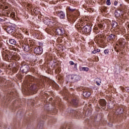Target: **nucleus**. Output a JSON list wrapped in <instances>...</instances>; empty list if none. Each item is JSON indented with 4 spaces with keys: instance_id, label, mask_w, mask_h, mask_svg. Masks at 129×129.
I'll list each match as a JSON object with an SVG mask.
<instances>
[{
    "instance_id": "20e7f679",
    "label": "nucleus",
    "mask_w": 129,
    "mask_h": 129,
    "mask_svg": "<svg viewBox=\"0 0 129 129\" xmlns=\"http://www.w3.org/2000/svg\"><path fill=\"white\" fill-rule=\"evenodd\" d=\"M6 31L7 33L9 34H14L15 33V28L13 27H7L6 28Z\"/></svg>"
},
{
    "instance_id": "6e6552de",
    "label": "nucleus",
    "mask_w": 129,
    "mask_h": 129,
    "mask_svg": "<svg viewBox=\"0 0 129 129\" xmlns=\"http://www.w3.org/2000/svg\"><path fill=\"white\" fill-rule=\"evenodd\" d=\"M55 33L57 34V35H62L64 33L63 32V30L62 29H60L57 28L55 29Z\"/></svg>"
},
{
    "instance_id": "393cba45",
    "label": "nucleus",
    "mask_w": 129,
    "mask_h": 129,
    "mask_svg": "<svg viewBox=\"0 0 129 129\" xmlns=\"http://www.w3.org/2000/svg\"><path fill=\"white\" fill-rule=\"evenodd\" d=\"M98 27L100 29H102V28H103V25L100 23V24H98Z\"/></svg>"
},
{
    "instance_id": "dca6fc26",
    "label": "nucleus",
    "mask_w": 129,
    "mask_h": 129,
    "mask_svg": "<svg viewBox=\"0 0 129 129\" xmlns=\"http://www.w3.org/2000/svg\"><path fill=\"white\" fill-rule=\"evenodd\" d=\"M9 43L11 44V45H16V44H17V41H16V40L15 39H10L9 40Z\"/></svg>"
},
{
    "instance_id": "39448f33",
    "label": "nucleus",
    "mask_w": 129,
    "mask_h": 129,
    "mask_svg": "<svg viewBox=\"0 0 129 129\" xmlns=\"http://www.w3.org/2000/svg\"><path fill=\"white\" fill-rule=\"evenodd\" d=\"M22 49H23L25 52H29V51H30V50H31L30 45H29L28 44H24L22 45Z\"/></svg>"
},
{
    "instance_id": "423d86ee",
    "label": "nucleus",
    "mask_w": 129,
    "mask_h": 129,
    "mask_svg": "<svg viewBox=\"0 0 129 129\" xmlns=\"http://www.w3.org/2000/svg\"><path fill=\"white\" fill-rule=\"evenodd\" d=\"M115 17H116V18L122 19V14H121V12L119 10L116 11L115 12Z\"/></svg>"
},
{
    "instance_id": "f8f14e48",
    "label": "nucleus",
    "mask_w": 129,
    "mask_h": 129,
    "mask_svg": "<svg viewBox=\"0 0 129 129\" xmlns=\"http://www.w3.org/2000/svg\"><path fill=\"white\" fill-rule=\"evenodd\" d=\"M58 16L60 19H64L65 17V14L62 11H60L58 14Z\"/></svg>"
},
{
    "instance_id": "9b49d317",
    "label": "nucleus",
    "mask_w": 129,
    "mask_h": 129,
    "mask_svg": "<svg viewBox=\"0 0 129 129\" xmlns=\"http://www.w3.org/2000/svg\"><path fill=\"white\" fill-rule=\"evenodd\" d=\"M83 95L84 97H89L91 95V93L90 92H84Z\"/></svg>"
},
{
    "instance_id": "58836bf2",
    "label": "nucleus",
    "mask_w": 129,
    "mask_h": 129,
    "mask_svg": "<svg viewBox=\"0 0 129 129\" xmlns=\"http://www.w3.org/2000/svg\"><path fill=\"white\" fill-rule=\"evenodd\" d=\"M63 129H65V128H63Z\"/></svg>"
},
{
    "instance_id": "2eb2a0df",
    "label": "nucleus",
    "mask_w": 129,
    "mask_h": 129,
    "mask_svg": "<svg viewBox=\"0 0 129 129\" xmlns=\"http://www.w3.org/2000/svg\"><path fill=\"white\" fill-rule=\"evenodd\" d=\"M71 103H72V104H73V105H77V104H78V101L77 100V99H73L71 102Z\"/></svg>"
},
{
    "instance_id": "2f4dec72",
    "label": "nucleus",
    "mask_w": 129,
    "mask_h": 129,
    "mask_svg": "<svg viewBox=\"0 0 129 129\" xmlns=\"http://www.w3.org/2000/svg\"><path fill=\"white\" fill-rule=\"evenodd\" d=\"M4 19L0 18V22H4Z\"/></svg>"
},
{
    "instance_id": "1a4fd4ad",
    "label": "nucleus",
    "mask_w": 129,
    "mask_h": 129,
    "mask_svg": "<svg viewBox=\"0 0 129 129\" xmlns=\"http://www.w3.org/2000/svg\"><path fill=\"white\" fill-rule=\"evenodd\" d=\"M71 79L72 80H75V81H78V80H80V76L75 75L72 76Z\"/></svg>"
},
{
    "instance_id": "f704fd0d",
    "label": "nucleus",
    "mask_w": 129,
    "mask_h": 129,
    "mask_svg": "<svg viewBox=\"0 0 129 129\" xmlns=\"http://www.w3.org/2000/svg\"><path fill=\"white\" fill-rule=\"evenodd\" d=\"M91 115V113L90 112L89 113V115Z\"/></svg>"
},
{
    "instance_id": "72a5a7b5",
    "label": "nucleus",
    "mask_w": 129,
    "mask_h": 129,
    "mask_svg": "<svg viewBox=\"0 0 129 129\" xmlns=\"http://www.w3.org/2000/svg\"><path fill=\"white\" fill-rule=\"evenodd\" d=\"M2 70H0V73H2Z\"/></svg>"
},
{
    "instance_id": "5701e85b",
    "label": "nucleus",
    "mask_w": 129,
    "mask_h": 129,
    "mask_svg": "<svg viewBox=\"0 0 129 129\" xmlns=\"http://www.w3.org/2000/svg\"><path fill=\"white\" fill-rule=\"evenodd\" d=\"M104 53L105 54V55H108V53H109V50L108 49H105L104 50Z\"/></svg>"
},
{
    "instance_id": "4be33fe9",
    "label": "nucleus",
    "mask_w": 129,
    "mask_h": 129,
    "mask_svg": "<svg viewBox=\"0 0 129 129\" xmlns=\"http://www.w3.org/2000/svg\"><path fill=\"white\" fill-rule=\"evenodd\" d=\"M48 26H53V22L51 21H48L47 23Z\"/></svg>"
},
{
    "instance_id": "f3484780",
    "label": "nucleus",
    "mask_w": 129,
    "mask_h": 129,
    "mask_svg": "<svg viewBox=\"0 0 129 129\" xmlns=\"http://www.w3.org/2000/svg\"><path fill=\"white\" fill-rule=\"evenodd\" d=\"M100 49L98 48H95L94 50L92 51L93 54H96V53H99Z\"/></svg>"
},
{
    "instance_id": "4468645a",
    "label": "nucleus",
    "mask_w": 129,
    "mask_h": 129,
    "mask_svg": "<svg viewBox=\"0 0 129 129\" xmlns=\"http://www.w3.org/2000/svg\"><path fill=\"white\" fill-rule=\"evenodd\" d=\"M35 86H36V85H33V84H31L28 86V88H29L30 90L33 91V90H35Z\"/></svg>"
},
{
    "instance_id": "6ab92c4d",
    "label": "nucleus",
    "mask_w": 129,
    "mask_h": 129,
    "mask_svg": "<svg viewBox=\"0 0 129 129\" xmlns=\"http://www.w3.org/2000/svg\"><path fill=\"white\" fill-rule=\"evenodd\" d=\"M96 83L98 85H100V83H101V80L99 78L97 79Z\"/></svg>"
},
{
    "instance_id": "aec40b11",
    "label": "nucleus",
    "mask_w": 129,
    "mask_h": 129,
    "mask_svg": "<svg viewBox=\"0 0 129 129\" xmlns=\"http://www.w3.org/2000/svg\"><path fill=\"white\" fill-rule=\"evenodd\" d=\"M117 26V23L115 21L112 22V27L113 28H115Z\"/></svg>"
},
{
    "instance_id": "bb28decb",
    "label": "nucleus",
    "mask_w": 129,
    "mask_h": 129,
    "mask_svg": "<svg viewBox=\"0 0 129 129\" xmlns=\"http://www.w3.org/2000/svg\"><path fill=\"white\" fill-rule=\"evenodd\" d=\"M69 64L70 65H75L74 62H73V61H69Z\"/></svg>"
},
{
    "instance_id": "a211bd4d",
    "label": "nucleus",
    "mask_w": 129,
    "mask_h": 129,
    "mask_svg": "<svg viewBox=\"0 0 129 129\" xmlns=\"http://www.w3.org/2000/svg\"><path fill=\"white\" fill-rule=\"evenodd\" d=\"M2 56L5 58H9V55L8 53H7V52H5V51L2 53Z\"/></svg>"
},
{
    "instance_id": "f03ea898",
    "label": "nucleus",
    "mask_w": 129,
    "mask_h": 129,
    "mask_svg": "<svg viewBox=\"0 0 129 129\" xmlns=\"http://www.w3.org/2000/svg\"><path fill=\"white\" fill-rule=\"evenodd\" d=\"M20 70L23 73H27V72L29 71V66L26 63H23L20 68Z\"/></svg>"
},
{
    "instance_id": "f257e3e1",
    "label": "nucleus",
    "mask_w": 129,
    "mask_h": 129,
    "mask_svg": "<svg viewBox=\"0 0 129 129\" xmlns=\"http://www.w3.org/2000/svg\"><path fill=\"white\" fill-rule=\"evenodd\" d=\"M81 29L84 33L88 34V33H90V31H91V26L89 25H85L84 27H82Z\"/></svg>"
},
{
    "instance_id": "412c9836",
    "label": "nucleus",
    "mask_w": 129,
    "mask_h": 129,
    "mask_svg": "<svg viewBox=\"0 0 129 129\" xmlns=\"http://www.w3.org/2000/svg\"><path fill=\"white\" fill-rule=\"evenodd\" d=\"M11 18H15L16 17V13L15 12H12L10 14Z\"/></svg>"
},
{
    "instance_id": "c85d7f7f",
    "label": "nucleus",
    "mask_w": 129,
    "mask_h": 129,
    "mask_svg": "<svg viewBox=\"0 0 129 129\" xmlns=\"http://www.w3.org/2000/svg\"><path fill=\"white\" fill-rule=\"evenodd\" d=\"M69 10L71 11V12H74V11H75V9H72L71 8H69Z\"/></svg>"
},
{
    "instance_id": "c9c22d12",
    "label": "nucleus",
    "mask_w": 129,
    "mask_h": 129,
    "mask_svg": "<svg viewBox=\"0 0 129 129\" xmlns=\"http://www.w3.org/2000/svg\"><path fill=\"white\" fill-rule=\"evenodd\" d=\"M120 6H122V4H120Z\"/></svg>"
},
{
    "instance_id": "cd10ccee",
    "label": "nucleus",
    "mask_w": 129,
    "mask_h": 129,
    "mask_svg": "<svg viewBox=\"0 0 129 129\" xmlns=\"http://www.w3.org/2000/svg\"><path fill=\"white\" fill-rule=\"evenodd\" d=\"M125 90H126V91L129 92V87H127L125 88Z\"/></svg>"
},
{
    "instance_id": "0eeeda50",
    "label": "nucleus",
    "mask_w": 129,
    "mask_h": 129,
    "mask_svg": "<svg viewBox=\"0 0 129 129\" xmlns=\"http://www.w3.org/2000/svg\"><path fill=\"white\" fill-rule=\"evenodd\" d=\"M107 41H114L115 40V34H110L107 38Z\"/></svg>"
},
{
    "instance_id": "ddd939ff",
    "label": "nucleus",
    "mask_w": 129,
    "mask_h": 129,
    "mask_svg": "<svg viewBox=\"0 0 129 129\" xmlns=\"http://www.w3.org/2000/svg\"><path fill=\"white\" fill-rule=\"evenodd\" d=\"M89 70V68L87 67H81L80 68V71H85L86 72H87Z\"/></svg>"
},
{
    "instance_id": "c756f323",
    "label": "nucleus",
    "mask_w": 129,
    "mask_h": 129,
    "mask_svg": "<svg viewBox=\"0 0 129 129\" xmlns=\"http://www.w3.org/2000/svg\"><path fill=\"white\" fill-rule=\"evenodd\" d=\"M114 6H117V1H115L114 2Z\"/></svg>"
},
{
    "instance_id": "b1692460",
    "label": "nucleus",
    "mask_w": 129,
    "mask_h": 129,
    "mask_svg": "<svg viewBox=\"0 0 129 129\" xmlns=\"http://www.w3.org/2000/svg\"><path fill=\"white\" fill-rule=\"evenodd\" d=\"M106 5L107 6H110V5H111V3L110 2V0H107Z\"/></svg>"
},
{
    "instance_id": "4c0bfd02",
    "label": "nucleus",
    "mask_w": 129,
    "mask_h": 129,
    "mask_svg": "<svg viewBox=\"0 0 129 129\" xmlns=\"http://www.w3.org/2000/svg\"><path fill=\"white\" fill-rule=\"evenodd\" d=\"M119 44H121V42H120V43L119 42Z\"/></svg>"
},
{
    "instance_id": "e433bc0d",
    "label": "nucleus",
    "mask_w": 129,
    "mask_h": 129,
    "mask_svg": "<svg viewBox=\"0 0 129 129\" xmlns=\"http://www.w3.org/2000/svg\"><path fill=\"white\" fill-rule=\"evenodd\" d=\"M128 28H129V25H127Z\"/></svg>"
},
{
    "instance_id": "9d476101",
    "label": "nucleus",
    "mask_w": 129,
    "mask_h": 129,
    "mask_svg": "<svg viewBox=\"0 0 129 129\" xmlns=\"http://www.w3.org/2000/svg\"><path fill=\"white\" fill-rule=\"evenodd\" d=\"M99 104L102 107L106 106V101L104 99H101L99 101Z\"/></svg>"
},
{
    "instance_id": "473e14b6",
    "label": "nucleus",
    "mask_w": 129,
    "mask_h": 129,
    "mask_svg": "<svg viewBox=\"0 0 129 129\" xmlns=\"http://www.w3.org/2000/svg\"><path fill=\"white\" fill-rule=\"evenodd\" d=\"M119 110H120V111L119 112V113H122V111H121V109H119Z\"/></svg>"
},
{
    "instance_id": "7c9ffc66",
    "label": "nucleus",
    "mask_w": 129,
    "mask_h": 129,
    "mask_svg": "<svg viewBox=\"0 0 129 129\" xmlns=\"http://www.w3.org/2000/svg\"><path fill=\"white\" fill-rule=\"evenodd\" d=\"M74 68H75L76 69H77V63H75V67Z\"/></svg>"
},
{
    "instance_id": "a878e982",
    "label": "nucleus",
    "mask_w": 129,
    "mask_h": 129,
    "mask_svg": "<svg viewBox=\"0 0 129 129\" xmlns=\"http://www.w3.org/2000/svg\"><path fill=\"white\" fill-rule=\"evenodd\" d=\"M38 126L39 128H43V123H41L40 125V124H38Z\"/></svg>"
},
{
    "instance_id": "7ed1b4c3",
    "label": "nucleus",
    "mask_w": 129,
    "mask_h": 129,
    "mask_svg": "<svg viewBox=\"0 0 129 129\" xmlns=\"http://www.w3.org/2000/svg\"><path fill=\"white\" fill-rule=\"evenodd\" d=\"M34 53L35 54H38V55H41L43 53V48L40 46L36 47L34 50Z\"/></svg>"
}]
</instances>
